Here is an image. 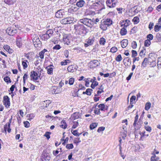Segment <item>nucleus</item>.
<instances>
[{"label": "nucleus", "instance_id": "f257e3e1", "mask_svg": "<svg viewBox=\"0 0 161 161\" xmlns=\"http://www.w3.org/2000/svg\"><path fill=\"white\" fill-rule=\"evenodd\" d=\"M80 23L79 20L77 24L74 25V29L77 35H84L86 33V29Z\"/></svg>", "mask_w": 161, "mask_h": 161}, {"label": "nucleus", "instance_id": "f03ea898", "mask_svg": "<svg viewBox=\"0 0 161 161\" xmlns=\"http://www.w3.org/2000/svg\"><path fill=\"white\" fill-rule=\"evenodd\" d=\"M113 21L110 19H103L101 21L100 28L103 31L106 30L107 27L112 24Z\"/></svg>", "mask_w": 161, "mask_h": 161}, {"label": "nucleus", "instance_id": "7ed1b4c3", "mask_svg": "<svg viewBox=\"0 0 161 161\" xmlns=\"http://www.w3.org/2000/svg\"><path fill=\"white\" fill-rule=\"evenodd\" d=\"M79 22L89 27H92L93 25L92 19H90L84 18L80 19Z\"/></svg>", "mask_w": 161, "mask_h": 161}, {"label": "nucleus", "instance_id": "20e7f679", "mask_svg": "<svg viewBox=\"0 0 161 161\" xmlns=\"http://www.w3.org/2000/svg\"><path fill=\"white\" fill-rule=\"evenodd\" d=\"M53 34V31L52 30H49L47 31L46 33L40 35V37L42 40H46L51 37Z\"/></svg>", "mask_w": 161, "mask_h": 161}, {"label": "nucleus", "instance_id": "39448f33", "mask_svg": "<svg viewBox=\"0 0 161 161\" xmlns=\"http://www.w3.org/2000/svg\"><path fill=\"white\" fill-rule=\"evenodd\" d=\"M151 58H149L148 59L147 58H144V60L142 64V66H143V67H146L147 64V62L148 61L149 62H152L153 64V66L154 65L156 66V62L155 61V58H154L153 59L152 61H151Z\"/></svg>", "mask_w": 161, "mask_h": 161}, {"label": "nucleus", "instance_id": "423d86ee", "mask_svg": "<svg viewBox=\"0 0 161 161\" xmlns=\"http://www.w3.org/2000/svg\"><path fill=\"white\" fill-rule=\"evenodd\" d=\"M74 18L71 17H68L62 19L60 22L63 24H68L73 23Z\"/></svg>", "mask_w": 161, "mask_h": 161}, {"label": "nucleus", "instance_id": "0eeeda50", "mask_svg": "<svg viewBox=\"0 0 161 161\" xmlns=\"http://www.w3.org/2000/svg\"><path fill=\"white\" fill-rule=\"evenodd\" d=\"M106 3L108 7L110 8H113L117 3V0H107Z\"/></svg>", "mask_w": 161, "mask_h": 161}, {"label": "nucleus", "instance_id": "6e6552de", "mask_svg": "<svg viewBox=\"0 0 161 161\" xmlns=\"http://www.w3.org/2000/svg\"><path fill=\"white\" fill-rule=\"evenodd\" d=\"M6 32L9 36H13L17 32L16 29L12 27H9L6 30Z\"/></svg>", "mask_w": 161, "mask_h": 161}, {"label": "nucleus", "instance_id": "1a4fd4ad", "mask_svg": "<svg viewBox=\"0 0 161 161\" xmlns=\"http://www.w3.org/2000/svg\"><path fill=\"white\" fill-rule=\"evenodd\" d=\"M99 64V63L97 60H94L91 61L89 64V66L91 68H93L97 66Z\"/></svg>", "mask_w": 161, "mask_h": 161}, {"label": "nucleus", "instance_id": "9d476101", "mask_svg": "<svg viewBox=\"0 0 161 161\" xmlns=\"http://www.w3.org/2000/svg\"><path fill=\"white\" fill-rule=\"evenodd\" d=\"M138 115L136 114L135 117V120L134 123L133 124L134 127H135V129L136 130H137L140 128V125H139V122H138Z\"/></svg>", "mask_w": 161, "mask_h": 161}, {"label": "nucleus", "instance_id": "9b49d317", "mask_svg": "<svg viewBox=\"0 0 161 161\" xmlns=\"http://www.w3.org/2000/svg\"><path fill=\"white\" fill-rule=\"evenodd\" d=\"M3 102L6 107L8 108L10 106L9 98L8 96H5L3 97Z\"/></svg>", "mask_w": 161, "mask_h": 161}, {"label": "nucleus", "instance_id": "f8f14e48", "mask_svg": "<svg viewBox=\"0 0 161 161\" xmlns=\"http://www.w3.org/2000/svg\"><path fill=\"white\" fill-rule=\"evenodd\" d=\"M30 76L31 79L34 80H36L38 79V74L34 71H32L31 72Z\"/></svg>", "mask_w": 161, "mask_h": 161}, {"label": "nucleus", "instance_id": "ddd939ff", "mask_svg": "<svg viewBox=\"0 0 161 161\" xmlns=\"http://www.w3.org/2000/svg\"><path fill=\"white\" fill-rule=\"evenodd\" d=\"M64 14V12L63 9H60L55 13V16L57 18H61L63 17Z\"/></svg>", "mask_w": 161, "mask_h": 161}, {"label": "nucleus", "instance_id": "4468645a", "mask_svg": "<svg viewBox=\"0 0 161 161\" xmlns=\"http://www.w3.org/2000/svg\"><path fill=\"white\" fill-rule=\"evenodd\" d=\"M85 3L83 0H77L76 5L79 8H82L84 6Z\"/></svg>", "mask_w": 161, "mask_h": 161}, {"label": "nucleus", "instance_id": "2eb2a0df", "mask_svg": "<svg viewBox=\"0 0 161 161\" xmlns=\"http://www.w3.org/2000/svg\"><path fill=\"white\" fill-rule=\"evenodd\" d=\"M54 67L53 65H50L47 66L46 69H47L48 74L51 75L53 74V71Z\"/></svg>", "mask_w": 161, "mask_h": 161}, {"label": "nucleus", "instance_id": "dca6fc26", "mask_svg": "<svg viewBox=\"0 0 161 161\" xmlns=\"http://www.w3.org/2000/svg\"><path fill=\"white\" fill-rule=\"evenodd\" d=\"M80 116L79 113L75 112L71 115L70 119L72 120H74L79 118Z\"/></svg>", "mask_w": 161, "mask_h": 161}, {"label": "nucleus", "instance_id": "f3484780", "mask_svg": "<svg viewBox=\"0 0 161 161\" xmlns=\"http://www.w3.org/2000/svg\"><path fill=\"white\" fill-rule=\"evenodd\" d=\"M33 43L35 47H39L38 45L40 44V41L38 38H34L33 40Z\"/></svg>", "mask_w": 161, "mask_h": 161}, {"label": "nucleus", "instance_id": "a211bd4d", "mask_svg": "<svg viewBox=\"0 0 161 161\" xmlns=\"http://www.w3.org/2000/svg\"><path fill=\"white\" fill-rule=\"evenodd\" d=\"M42 158L46 161H49L51 159V157L50 155L47 153H45L42 156Z\"/></svg>", "mask_w": 161, "mask_h": 161}, {"label": "nucleus", "instance_id": "6ab92c4d", "mask_svg": "<svg viewBox=\"0 0 161 161\" xmlns=\"http://www.w3.org/2000/svg\"><path fill=\"white\" fill-rule=\"evenodd\" d=\"M128 41L127 39H124L121 42V45L122 48H125L128 44Z\"/></svg>", "mask_w": 161, "mask_h": 161}, {"label": "nucleus", "instance_id": "aec40b11", "mask_svg": "<svg viewBox=\"0 0 161 161\" xmlns=\"http://www.w3.org/2000/svg\"><path fill=\"white\" fill-rule=\"evenodd\" d=\"M16 44L17 46L19 47H21L22 43V40L21 38H17L16 40Z\"/></svg>", "mask_w": 161, "mask_h": 161}, {"label": "nucleus", "instance_id": "412c9836", "mask_svg": "<svg viewBox=\"0 0 161 161\" xmlns=\"http://www.w3.org/2000/svg\"><path fill=\"white\" fill-rule=\"evenodd\" d=\"M98 107L99 108L100 110L104 111L107 110L108 106H105L104 104H101L98 105Z\"/></svg>", "mask_w": 161, "mask_h": 161}, {"label": "nucleus", "instance_id": "4be33fe9", "mask_svg": "<svg viewBox=\"0 0 161 161\" xmlns=\"http://www.w3.org/2000/svg\"><path fill=\"white\" fill-rule=\"evenodd\" d=\"M47 52V50L45 49H44L39 53V57L41 59H42L44 58V53L45 52Z\"/></svg>", "mask_w": 161, "mask_h": 161}, {"label": "nucleus", "instance_id": "5701e85b", "mask_svg": "<svg viewBox=\"0 0 161 161\" xmlns=\"http://www.w3.org/2000/svg\"><path fill=\"white\" fill-rule=\"evenodd\" d=\"M127 33V31L125 28L123 27L121 29L120 33L121 36L125 35Z\"/></svg>", "mask_w": 161, "mask_h": 161}, {"label": "nucleus", "instance_id": "b1692460", "mask_svg": "<svg viewBox=\"0 0 161 161\" xmlns=\"http://www.w3.org/2000/svg\"><path fill=\"white\" fill-rule=\"evenodd\" d=\"M75 69V66L74 65H71L69 66L67 68L68 71L69 72H73Z\"/></svg>", "mask_w": 161, "mask_h": 161}, {"label": "nucleus", "instance_id": "393cba45", "mask_svg": "<svg viewBox=\"0 0 161 161\" xmlns=\"http://www.w3.org/2000/svg\"><path fill=\"white\" fill-rule=\"evenodd\" d=\"M12 119V117L11 116V118L9 120V122L8 123V128L7 129V131L8 133H10L11 132V129L10 128V126L11 123Z\"/></svg>", "mask_w": 161, "mask_h": 161}, {"label": "nucleus", "instance_id": "a878e982", "mask_svg": "<svg viewBox=\"0 0 161 161\" xmlns=\"http://www.w3.org/2000/svg\"><path fill=\"white\" fill-rule=\"evenodd\" d=\"M15 1V0H4L5 3L9 5H13Z\"/></svg>", "mask_w": 161, "mask_h": 161}, {"label": "nucleus", "instance_id": "bb28decb", "mask_svg": "<svg viewBox=\"0 0 161 161\" xmlns=\"http://www.w3.org/2000/svg\"><path fill=\"white\" fill-rule=\"evenodd\" d=\"M60 127L64 129L66 128L67 125L65 120H63L61 121V125H60Z\"/></svg>", "mask_w": 161, "mask_h": 161}, {"label": "nucleus", "instance_id": "cd10ccee", "mask_svg": "<svg viewBox=\"0 0 161 161\" xmlns=\"http://www.w3.org/2000/svg\"><path fill=\"white\" fill-rule=\"evenodd\" d=\"M94 38L89 37L87 40V42L90 45H92L94 42Z\"/></svg>", "mask_w": 161, "mask_h": 161}, {"label": "nucleus", "instance_id": "c85d7f7f", "mask_svg": "<svg viewBox=\"0 0 161 161\" xmlns=\"http://www.w3.org/2000/svg\"><path fill=\"white\" fill-rule=\"evenodd\" d=\"M63 39L64 44L68 45L70 43V41L68 37L67 36H64Z\"/></svg>", "mask_w": 161, "mask_h": 161}, {"label": "nucleus", "instance_id": "c756f323", "mask_svg": "<svg viewBox=\"0 0 161 161\" xmlns=\"http://www.w3.org/2000/svg\"><path fill=\"white\" fill-rule=\"evenodd\" d=\"M156 42H161V34L158 33L156 35Z\"/></svg>", "mask_w": 161, "mask_h": 161}, {"label": "nucleus", "instance_id": "7c9ffc66", "mask_svg": "<svg viewBox=\"0 0 161 161\" xmlns=\"http://www.w3.org/2000/svg\"><path fill=\"white\" fill-rule=\"evenodd\" d=\"M98 123H92L90 125V128L91 130L95 129L97 126Z\"/></svg>", "mask_w": 161, "mask_h": 161}, {"label": "nucleus", "instance_id": "2f4dec72", "mask_svg": "<svg viewBox=\"0 0 161 161\" xmlns=\"http://www.w3.org/2000/svg\"><path fill=\"white\" fill-rule=\"evenodd\" d=\"M151 106V103L150 102L147 103L145 105V109L146 110H148L150 108Z\"/></svg>", "mask_w": 161, "mask_h": 161}, {"label": "nucleus", "instance_id": "473e14b6", "mask_svg": "<svg viewBox=\"0 0 161 161\" xmlns=\"http://www.w3.org/2000/svg\"><path fill=\"white\" fill-rule=\"evenodd\" d=\"M58 88L56 87H54L53 88L52 90V92L53 94H56L58 93Z\"/></svg>", "mask_w": 161, "mask_h": 161}, {"label": "nucleus", "instance_id": "72a5a7b5", "mask_svg": "<svg viewBox=\"0 0 161 161\" xmlns=\"http://www.w3.org/2000/svg\"><path fill=\"white\" fill-rule=\"evenodd\" d=\"M105 42L106 39L104 38L103 37H102L100 38L99 41V43L101 45H104L105 44Z\"/></svg>", "mask_w": 161, "mask_h": 161}, {"label": "nucleus", "instance_id": "f704fd0d", "mask_svg": "<svg viewBox=\"0 0 161 161\" xmlns=\"http://www.w3.org/2000/svg\"><path fill=\"white\" fill-rule=\"evenodd\" d=\"M151 41L150 40L147 39L145 41L144 46L145 47H148L151 44Z\"/></svg>", "mask_w": 161, "mask_h": 161}, {"label": "nucleus", "instance_id": "c9c22d12", "mask_svg": "<svg viewBox=\"0 0 161 161\" xmlns=\"http://www.w3.org/2000/svg\"><path fill=\"white\" fill-rule=\"evenodd\" d=\"M136 99V97L135 96H132L130 98V104H134Z\"/></svg>", "mask_w": 161, "mask_h": 161}, {"label": "nucleus", "instance_id": "e433bc0d", "mask_svg": "<svg viewBox=\"0 0 161 161\" xmlns=\"http://www.w3.org/2000/svg\"><path fill=\"white\" fill-rule=\"evenodd\" d=\"M146 52V51L145 49H143V50H142L139 53L140 56L141 57H144V56L145 55Z\"/></svg>", "mask_w": 161, "mask_h": 161}, {"label": "nucleus", "instance_id": "4c0bfd02", "mask_svg": "<svg viewBox=\"0 0 161 161\" xmlns=\"http://www.w3.org/2000/svg\"><path fill=\"white\" fill-rule=\"evenodd\" d=\"M72 133L75 136H78L81 134V133H79L77 132V130H73L72 132L71 131Z\"/></svg>", "mask_w": 161, "mask_h": 161}, {"label": "nucleus", "instance_id": "58836bf2", "mask_svg": "<svg viewBox=\"0 0 161 161\" xmlns=\"http://www.w3.org/2000/svg\"><path fill=\"white\" fill-rule=\"evenodd\" d=\"M90 78L85 79L84 80L86 82L85 86L86 87H88L89 86V81L90 80Z\"/></svg>", "mask_w": 161, "mask_h": 161}, {"label": "nucleus", "instance_id": "ea45409f", "mask_svg": "<svg viewBox=\"0 0 161 161\" xmlns=\"http://www.w3.org/2000/svg\"><path fill=\"white\" fill-rule=\"evenodd\" d=\"M131 47L133 49H136V48L137 43L135 41H133L132 42Z\"/></svg>", "mask_w": 161, "mask_h": 161}, {"label": "nucleus", "instance_id": "a19ab883", "mask_svg": "<svg viewBox=\"0 0 161 161\" xmlns=\"http://www.w3.org/2000/svg\"><path fill=\"white\" fill-rule=\"evenodd\" d=\"M161 26L156 25L155 26L154 30L155 32L158 31L161 28Z\"/></svg>", "mask_w": 161, "mask_h": 161}, {"label": "nucleus", "instance_id": "79ce46f5", "mask_svg": "<svg viewBox=\"0 0 161 161\" xmlns=\"http://www.w3.org/2000/svg\"><path fill=\"white\" fill-rule=\"evenodd\" d=\"M51 134V133L49 132H46L44 136H45L47 139L48 140L50 137V135Z\"/></svg>", "mask_w": 161, "mask_h": 161}, {"label": "nucleus", "instance_id": "37998d69", "mask_svg": "<svg viewBox=\"0 0 161 161\" xmlns=\"http://www.w3.org/2000/svg\"><path fill=\"white\" fill-rule=\"evenodd\" d=\"M92 91V90L90 88H88L86 90V94L90 96L91 95V92Z\"/></svg>", "mask_w": 161, "mask_h": 161}, {"label": "nucleus", "instance_id": "c03bdc74", "mask_svg": "<svg viewBox=\"0 0 161 161\" xmlns=\"http://www.w3.org/2000/svg\"><path fill=\"white\" fill-rule=\"evenodd\" d=\"M122 58L120 54H119L117 56L116 58V60L117 62H120L122 60Z\"/></svg>", "mask_w": 161, "mask_h": 161}, {"label": "nucleus", "instance_id": "a18cd8bd", "mask_svg": "<svg viewBox=\"0 0 161 161\" xmlns=\"http://www.w3.org/2000/svg\"><path fill=\"white\" fill-rule=\"evenodd\" d=\"M118 49L117 48L115 47H112L110 49V52L113 53H114L116 52L117 51Z\"/></svg>", "mask_w": 161, "mask_h": 161}, {"label": "nucleus", "instance_id": "49530a36", "mask_svg": "<svg viewBox=\"0 0 161 161\" xmlns=\"http://www.w3.org/2000/svg\"><path fill=\"white\" fill-rule=\"evenodd\" d=\"M4 80L6 82L11 83V81L8 76H6L4 79Z\"/></svg>", "mask_w": 161, "mask_h": 161}, {"label": "nucleus", "instance_id": "de8ad7c7", "mask_svg": "<svg viewBox=\"0 0 161 161\" xmlns=\"http://www.w3.org/2000/svg\"><path fill=\"white\" fill-rule=\"evenodd\" d=\"M74 79L73 78H71L69 79V84L71 85H73L74 84Z\"/></svg>", "mask_w": 161, "mask_h": 161}, {"label": "nucleus", "instance_id": "09e8293b", "mask_svg": "<svg viewBox=\"0 0 161 161\" xmlns=\"http://www.w3.org/2000/svg\"><path fill=\"white\" fill-rule=\"evenodd\" d=\"M66 147L68 149H72L73 148L74 146L72 144H67L66 146Z\"/></svg>", "mask_w": 161, "mask_h": 161}, {"label": "nucleus", "instance_id": "8fccbe9b", "mask_svg": "<svg viewBox=\"0 0 161 161\" xmlns=\"http://www.w3.org/2000/svg\"><path fill=\"white\" fill-rule=\"evenodd\" d=\"M132 55V58H135L137 55V53L134 50H132L131 51Z\"/></svg>", "mask_w": 161, "mask_h": 161}, {"label": "nucleus", "instance_id": "3c124183", "mask_svg": "<svg viewBox=\"0 0 161 161\" xmlns=\"http://www.w3.org/2000/svg\"><path fill=\"white\" fill-rule=\"evenodd\" d=\"M153 36L152 34H149L147 36V39L150 40V41L151 40H152L153 38Z\"/></svg>", "mask_w": 161, "mask_h": 161}, {"label": "nucleus", "instance_id": "603ef678", "mask_svg": "<svg viewBox=\"0 0 161 161\" xmlns=\"http://www.w3.org/2000/svg\"><path fill=\"white\" fill-rule=\"evenodd\" d=\"M139 18L137 17H134L132 20V21L134 23H138L139 21Z\"/></svg>", "mask_w": 161, "mask_h": 161}, {"label": "nucleus", "instance_id": "864d4df0", "mask_svg": "<svg viewBox=\"0 0 161 161\" xmlns=\"http://www.w3.org/2000/svg\"><path fill=\"white\" fill-rule=\"evenodd\" d=\"M4 130L3 131V132L4 133L6 134H7V130L8 129V123L6 124L4 126Z\"/></svg>", "mask_w": 161, "mask_h": 161}, {"label": "nucleus", "instance_id": "5fc2aeb1", "mask_svg": "<svg viewBox=\"0 0 161 161\" xmlns=\"http://www.w3.org/2000/svg\"><path fill=\"white\" fill-rule=\"evenodd\" d=\"M92 21H93V25L94 24H97V22H98L99 21V19L98 18H96V19H94V18H93L92 19Z\"/></svg>", "mask_w": 161, "mask_h": 161}, {"label": "nucleus", "instance_id": "6e6d98bb", "mask_svg": "<svg viewBox=\"0 0 161 161\" xmlns=\"http://www.w3.org/2000/svg\"><path fill=\"white\" fill-rule=\"evenodd\" d=\"M145 128L147 131L149 132H150L151 131V127L150 126H149L148 125L145 126Z\"/></svg>", "mask_w": 161, "mask_h": 161}, {"label": "nucleus", "instance_id": "4d7b16f0", "mask_svg": "<svg viewBox=\"0 0 161 161\" xmlns=\"http://www.w3.org/2000/svg\"><path fill=\"white\" fill-rule=\"evenodd\" d=\"M24 126L26 128H28L30 126V123L29 122L27 121H25L24 122Z\"/></svg>", "mask_w": 161, "mask_h": 161}, {"label": "nucleus", "instance_id": "13d9d810", "mask_svg": "<svg viewBox=\"0 0 161 161\" xmlns=\"http://www.w3.org/2000/svg\"><path fill=\"white\" fill-rule=\"evenodd\" d=\"M81 142L79 138H76L74 140V142L75 143L78 144Z\"/></svg>", "mask_w": 161, "mask_h": 161}, {"label": "nucleus", "instance_id": "bf43d9fd", "mask_svg": "<svg viewBox=\"0 0 161 161\" xmlns=\"http://www.w3.org/2000/svg\"><path fill=\"white\" fill-rule=\"evenodd\" d=\"M74 124L72 126V128L73 129H75L78 126L79 123L77 121L74 122Z\"/></svg>", "mask_w": 161, "mask_h": 161}, {"label": "nucleus", "instance_id": "052dcab7", "mask_svg": "<svg viewBox=\"0 0 161 161\" xmlns=\"http://www.w3.org/2000/svg\"><path fill=\"white\" fill-rule=\"evenodd\" d=\"M61 47L59 45H56L54 46L53 48V50H59L61 48Z\"/></svg>", "mask_w": 161, "mask_h": 161}, {"label": "nucleus", "instance_id": "680f3d73", "mask_svg": "<svg viewBox=\"0 0 161 161\" xmlns=\"http://www.w3.org/2000/svg\"><path fill=\"white\" fill-rule=\"evenodd\" d=\"M22 65L24 69H25L27 67V64L26 63V62L25 61H22Z\"/></svg>", "mask_w": 161, "mask_h": 161}, {"label": "nucleus", "instance_id": "e2e57ef3", "mask_svg": "<svg viewBox=\"0 0 161 161\" xmlns=\"http://www.w3.org/2000/svg\"><path fill=\"white\" fill-rule=\"evenodd\" d=\"M100 3L101 4V3H100V2H96L95 3H93V4L91 5V7H94V6L98 7V6L100 5Z\"/></svg>", "mask_w": 161, "mask_h": 161}, {"label": "nucleus", "instance_id": "0e129e2a", "mask_svg": "<svg viewBox=\"0 0 161 161\" xmlns=\"http://www.w3.org/2000/svg\"><path fill=\"white\" fill-rule=\"evenodd\" d=\"M105 129V128L103 127H100L97 130V131L98 132H100L101 131H103Z\"/></svg>", "mask_w": 161, "mask_h": 161}, {"label": "nucleus", "instance_id": "69168bd1", "mask_svg": "<svg viewBox=\"0 0 161 161\" xmlns=\"http://www.w3.org/2000/svg\"><path fill=\"white\" fill-rule=\"evenodd\" d=\"M157 158H156V157L155 155L154 156H152L151 158V161H157Z\"/></svg>", "mask_w": 161, "mask_h": 161}, {"label": "nucleus", "instance_id": "338daca9", "mask_svg": "<svg viewBox=\"0 0 161 161\" xmlns=\"http://www.w3.org/2000/svg\"><path fill=\"white\" fill-rule=\"evenodd\" d=\"M154 24L152 22H150L148 26V28L149 29V30H151L153 28V26Z\"/></svg>", "mask_w": 161, "mask_h": 161}, {"label": "nucleus", "instance_id": "774afa93", "mask_svg": "<svg viewBox=\"0 0 161 161\" xmlns=\"http://www.w3.org/2000/svg\"><path fill=\"white\" fill-rule=\"evenodd\" d=\"M133 74V72L130 73V74H129V76L126 78V80H130V79Z\"/></svg>", "mask_w": 161, "mask_h": 161}]
</instances>
